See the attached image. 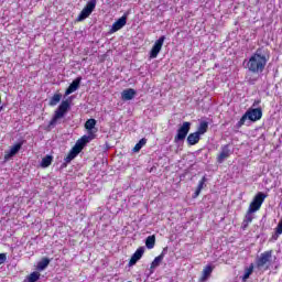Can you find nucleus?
Segmentation results:
<instances>
[{"label":"nucleus","mask_w":282,"mask_h":282,"mask_svg":"<svg viewBox=\"0 0 282 282\" xmlns=\"http://www.w3.org/2000/svg\"><path fill=\"white\" fill-rule=\"evenodd\" d=\"M85 129H87L88 135H84L77 140L68 155L65 158L66 164H69V162H72V160H74L78 153L85 149V144H88V142H91V140L96 138V133L98 132V129H96V119H88L85 122Z\"/></svg>","instance_id":"obj_1"},{"label":"nucleus","mask_w":282,"mask_h":282,"mask_svg":"<svg viewBox=\"0 0 282 282\" xmlns=\"http://www.w3.org/2000/svg\"><path fill=\"white\" fill-rule=\"evenodd\" d=\"M265 65H268V57L263 54L262 48H258L248 59L247 69L252 74H262L263 69H265Z\"/></svg>","instance_id":"obj_2"},{"label":"nucleus","mask_w":282,"mask_h":282,"mask_svg":"<svg viewBox=\"0 0 282 282\" xmlns=\"http://www.w3.org/2000/svg\"><path fill=\"white\" fill-rule=\"evenodd\" d=\"M69 111V101L64 100L55 110L52 120L50 121V127H55V124L61 120V118H65V113Z\"/></svg>","instance_id":"obj_3"},{"label":"nucleus","mask_w":282,"mask_h":282,"mask_svg":"<svg viewBox=\"0 0 282 282\" xmlns=\"http://www.w3.org/2000/svg\"><path fill=\"white\" fill-rule=\"evenodd\" d=\"M267 197L268 195H265L262 192H259L250 203L248 210H250L251 213H257L258 210H261V206H263V203L265 202Z\"/></svg>","instance_id":"obj_4"},{"label":"nucleus","mask_w":282,"mask_h":282,"mask_svg":"<svg viewBox=\"0 0 282 282\" xmlns=\"http://www.w3.org/2000/svg\"><path fill=\"white\" fill-rule=\"evenodd\" d=\"M96 3H97V0H89L86 3L85 8L79 13V15L77 17V21L82 22V21H85V19H89V17H91V12L96 10Z\"/></svg>","instance_id":"obj_5"},{"label":"nucleus","mask_w":282,"mask_h":282,"mask_svg":"<svg viewBox=\"0 0 282 282\" xmlns=\"http://www.w3.org/2000/svg\"><path fill=\"white\" fill-rule=\"evenodd\" d=\"M191 131V122L184 121L182 126L177 129L176 135L174 138V142H184L186 140V135H188Z\"/></svg>","instance_id":"obj_6"},{"label":"nucleus","mask_w":282,"mask_h":282,"mask_svg":"<svg viewBox=\"0 0 282 282\" xmlns=\"http://www.w3.org/2000/svg\"><path fill=\"white\" fill-rule=\"evenodd\" d=\"M230 155H232L230 145L225 144L220 148V153L217 155L216 160H217L218 164H224V162H226V160H228V158H230Z\"/></svg>","instance_id":"obj_7"},{"label":"nucleus","mask_w":282,"mask_h":282,"mask_svg":"<svg viewBox=\"0 0 282 282\" xmlns=\"http://www.w3.org/2000/svg\"><path fill=\"white\" fill-rule=\"evenodd\" d=\"M164 41H166V36H161L155 41L152 50L150 51V58H158V54L162 52V46L164 45Z\"/></svg>","instance_id":"obj_8"},{"label":"nucleus","mask_w":282,"mask_h":282,"mask_svg":"<svg viewBox=\"0 0 282 282\" xmlns=\"http://www.w3.org/2000/svg\"><path fill=\"white\" fill-rule=\"evenodd\" d=\"M247 120H250L251 122H257V120H261L263 112L260 108L249 109L243 115Z\"/></svg>","instance_id":"obj_9"},{"label":"nucleus","mask_w":282,"mask_h":282,"mask_svg":"<svg viewBox=\"0 0 282 282\" xmlns=\"http://www.w3.org/2000/svg\"><path fill=\"white\" fill-rule=\"evenodd\" d=\"M144 256V247H139L135 252L132 254L130 261H129V265H135V263H138V261H140L142 259V257Z\"/></svg>","instance_id":"obj_10"},{"label":"nucleus","mask_w":282,"mask_h":282,"mask_svg":"<svg viewBox=\"0 0 282 282\" xmlns=\"http://www.w3.org/2000/svg\"><path fill=\"white\" fill-rule=\"evenodd\" d=\"M82 80H83V77H77L76 79H74L72 84L68 86V88L66 89L65 96H69L70 94H74V91H78Z\"/></svg>","instance_id":"obj_11"},{"label":"nucleus","mask_w":282,"mask_h":282,"mask_svg":"<svg viewBox=\"0 0 282 282\" xmlns=\"http://www.w3.org/2000/svg\"><path fill=\"white\" fill-rule=\"evenodd\" d=\"M162 261H164V253H161L160 256L154 258V260L152 261V263L150 265L149 276H151V274H153V272H155V268H160V263H162Z\"/></svg>","instance_id":"obj_12"},{"label":"nucleus","mask_w":282,"mask_h":282,"mask_svg":"<svg viewBox=\"0 0 282 282\" xmlns=\"http://www.w3.org/2000/svg\"><path fill=\"white\" fill-rule=\"evenodd\" d=\"M21 147H23L22 143H18V144L11 147V149L8 152H6L4 160H10V158H14V154L19 153V151H21Z\"/></svg>","instance_id":"obj_13"},{"label":"nucleus","mask_w":282,"mask_h":282,"mask_svg":"<svg viewBox=\"0 0 282 282\" xmlns=\"http://www.w3.org/2000/svg\"><path fill=\"white\" fill-rule=\"evenodd\" d=\"M127 25V17H121L118 21L112 24L111 32H118V30H122L123 26Z\"/></svg>","instance_id":"obj_14"},{"label":"nucleus","mask_w":282,"mask_h":282,"mask_svg":"<svg viewBox=\"0 0 282 282\" xmlns=\"http://www.w3.org/2000/svg\"><path fill=\"white\" fill-rule=\"evenodd\" d=\"M272 259V251H265L261 253L259 260H258V265L263 267L265 263H268Z\"/></svg>","instance_id":"obj_15"},{"label":"nucleus","mask_w":282,"mask_h":282,"mask_svg":"<svg viewBox=\"0 0 282 282\" xmlns=\"http://www.w3.org/2000/svg\"><path fill=\"white\" fill-rule=\"evenodd\" d=\"M200 139L202 134H198L197 132L189 133L187 137V144H189V147H195V144H197Z\"/></svg>","instance_id":"obj_16"},{"label":"nucleus","mask_w":282,"mask_h":282,"mask_svg":"<svg viewBox=\"0 0 282 282\" xmlns=\"http://www.w3.org/2000/svg\"><path fill=\"white\" fill-rule=\"evenodd\" d=\"M252 219H254V212H250V209L247 210V214L245 216V219L242 221V228L246 230L250 224H252Z\"/></svg>","instance_id":"obj_17"},{"label":"nucleus","mask_w":282,"mask_h":282,"mask_svg":"<svg viewBox=\"0 0 282 282\" xmlns=\"http://www.w3.org/2000/svg\"><path fill=\"white\" fill-rule=\"evenodd\" d=\"M121 98L123 100H133V98H135V89H133V88L124 89L121 93Z\"/></svg>","instance_id":"obj_18"},{"label":"nucleus","mask_w":282,"mask_h":282,"mask_svg":"<svg viewBox=\"0 0 282 282\" xmlns=\"http://www.w3.org/2000/svg\"><path fill=\"white\" fill-rule=\"evenodd\" d=\"M210 274H213V265H207L204 268L203 270V275L200 278V281H207L208 278L210 276Z\"/></svg>","instance_id":"obj_19"},{"label":"nucleus","mask_w":282,"mask_h":282,"mask_svg":"<svg viewBox=\"0 0 282 282\" xmlns=\"http://www.w3.org/2000/svg\"><path fill=\"white\" fill-rule=\"evenodd\" d=\"M254 272V264H250L248 268L245 269V273L242 275V281L246 282L250 279L251 274Z\"/></svg>","instance_id":"obj_20"},{"label":"nucleus","mask_w":282,"mask_h":282,"mask_svg":"<svg viewBox=\"0 0 282 282\" xmlns=\"http://www.w3.org/2000/svg\"><path fill=\"white\" fill-rule=\"evenodd\" d=\"M206 131H208V122L207 121H200L196 133L198 135H204V133H206Z\"/></svg>","instance_id":"obj_21"},{"label":"nucleus","mask_w":282,"mask_h":282,"mask_svg":"<svg viewBox=\"0 0 282 282\" xmlns=\"http://www.w3.org/2000/svg\"><path fill=\"white\" fill-rule=\"evenodd\" d=\"M206 182H207L206 176H203V178L198 183L194 197H199V193H202V191L204 189V186H206Z\"/></svg>","instance_id":"obj_22"},{"label":"nucleus","mask_w":282,"mask_h":282,"mask_svg":"<svg viewBox=\"0 0 282 282\" xmlns=\"http://www.w3.org/2000/svg\"><path fill=\"white\" fill-rule=\"evenodd\" d=\"M145 247L148 248V250H153V248H155V236H149L145 239Z\"/></svg>","instance_id":"obj_23"},{"label":"nucleus","mask_w":282,"mask_h":282,"mask_svg":"<svg viewBox=\"0 0 282 282\" xmlns=\"http://www.w3.org/2000/svg\"><path fill=\"white\" fill-rule=\"evenodd\" d=\"M47 265H50V259L43 258V259L37 263V270H40V272H43V270H45V269L47 268Z\"/></svg>","instance_id":"obj_24"},{"label":"nucleus","mask_w":282,"mask_h":282,"mask_svg":"<svg viewBox=\"0 0 282 282\" xmlns=\"http://www.w3.org/2000/svg\"><path fill=\"white\" fill-rule=\"evenodd\" d=\"M61 98H63L61 94H55L50 100V106L56 107V105L61 102Z\"/></svg>","instance_id":"obj_25"},{"label":"nucleus","mask_w":282,"mask_h":282,"mask_svg":"<svg viewBox=\"0 0 282 282\" xmlns=\"http://www.w3.org/2000/svg\"><path fill=\"white\" fill-rule=\"evenodd\" d=\"M147 145V139H141L135 145H134V148H133V152L134 153H138L141 149H142V147H145Z\"/></svg>","instance_id":"obj_26"},{"label":"nucleus","mask_w":282,"mask_h":282,"mask_svg":"<svg viewBox=\"0 0 282 282\" xmlns=\"http://www.w3.org/2000/svg\"><path fill=\"white\" fill-rule=\"evenodd\" d=\"M52 164V156L46 155L45 158L42 159L41 166L42 169H47Z\"/></svg>","instance_id":"obj_27"},{"label":"nucleus","mask_w":282,"mask_h":282,"mask_svg":"<svg viewBox=\"0 0 282 282\" xmlns=\"http://www.w3.org/2000/svg\"><path fill=\"white\" fill-rule=\"evenodd\" d=\"M39 279H41V273L39 272H32L29 278H28V281L29 282H36L39 281Z\"/></svg>","instance_id":"obj_28"},{"label":"nucleus","mask_w":282,"mask_h":282,"mask_svg":"<svg viewBox=\"0 0 282 282\" xmlns=\"http://www.w3.org/2000/svg\"><path fill=\"white\" fill-rule=\"evenodd\" d=\"M246 120H248L246 117H245V115L241 117V119L238 121V123H237V127H238V129L239 128H241V127H243V124H246Z\"/></svg>","instance_id":"obj_29"},{"label":"nucleus","mask_w":282,"mask_h":282,"mask_svg":"<svg viewBox=\"0 0 282 282\" xmlns=\"http://www.w3.org/2000/svg\"><path fill=\"white\" fill-rule=\"evenodd\" d=\"M8 260V256L6 253H0V265H3V262Z\"/></svg>","instance_id":"obj_30"},{"label":"nucleus","mask_w":282,"mask_h":282,"mask_svg":"<svg viewBox=\"0 0 282 282\" xmlns=\"http://www.w3.org/2000/svg\"><path fill=\"white\" fill-rule=\"evenodd\" d=\"M0 105H1V97H0Z\"/></svg>","instance_id":"obj_31"}]
</instances>
